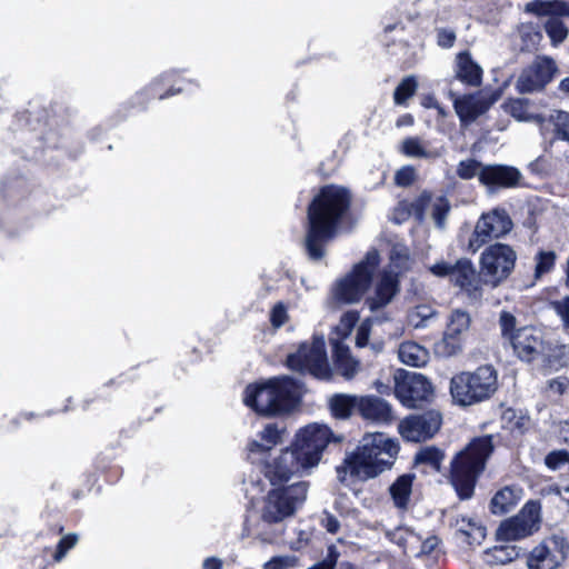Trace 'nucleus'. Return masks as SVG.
<instances>
[{"label": "nucleus", "instance_id": "nucleus-1", "mask_svg": "<svg viewBox=\"0 0 569 569\" xmlns=\"http://www.w3.org/2000/svg\"><path fill=\"white\" fill-rule=\"evenodd\" d=\"M349 204V191L338 186L323 187L309 204L305 247L310 260L320 261L326 256V246L335 237Z\"/></svg>", "mask_w": 569, "mask_h": 569}, {"label": "nucleus", "instance_id": "nucleus-2", "mask_svg": "<svg viewBox=\"0 0 569 569\" xmlns=\"http://www.w3.org/2000/svg\"><path fill=\"white\" fill-rule=\"evenodd\" d=\"M398 452V443L387 435L367 433L357 449L347 455L343 462L337 467V478L342 483L347 482L349 477L359 480L375 478L393 465Z\"/></svg>", "mask_w": 569, "mask_h": 569}, {"label": "nucleus", "instance_id": "nucleus-3", "mask_svg": "<svg viewBox=\"0 0 569 569\" xmlns=\"http://www.w3.org/2000/svg\"><path fill=\"white\" fill-rule=\"evenodd\" d=\"M301 392L300 381L288 376L276 377L261 385L248 386L243 402L259 415L276 416L292 410Z\"/></svg>", "mask_w": 569, "mask_h": 569}, {"label": "nucleus", "instance_id": "nucleus-4", "mask_svg": "<svg viewBox=\"0 0 569 569\" xmlns=\"http://www.w3.org/2000/svg\"><path fill=\"white\" fill-rule=\"evenodd\" d=\"M492 451V437L483 436L473 439L452 460L450 481L461 499H469L473 495L476 480Z\"/></svg>", "mask_w": 569, "mask_h": 569}, {"label": "nucleus", "instance_id": "nucleus-5", "mask_svg": "<svg viewBox=\"0 0 569 569\" xmlns=\"http://www.w3.org/2000/svg\"><path fill=\"white\" fill-rule=\"evenodd\" d=\"M498 376L491 366L478 367L475 371H463L450 380V393L455 403L472 406L489 399L497 390Z\"/></svg>", "mask_w": 569, "mask_h": 569}, {"label": "nucleus", "instance_id": "nucleus-6", "mask_svg": "<svg viewBox=\"0 0 569 569\" xmlns=\"http://www.w3.org/2000/svg\"><path fill=\"white\" fill-rule=\"evenodd\" d=\"M308 482L272 489L260 509L262 525L280 523L295 515L307 498Z\"/></svg>", "mask_w": 569, "mask_h": 569}, {"label": "nucleus", "instance_id": "nucleus-7", "mask_svg": "<svg viewBox=\"0 0 569 569\" xmlns=\"http://www.w3.org/2000/svg\"><path fill=\"white\" fill-rule=\"evenodd\" d=\"M409 251L405 246L396 244L390 251V263L383 269L375 287V292L367 299L371 311L383 308L391 302L399 291L398 276L409 269Z\"/></svg>", "mask_w": 569, "mask_h": 569}, {"label": "nucleus", "instance_id": "nucleus-8", "mask_svg": "<svg viewBox=\"0 0 569 569\" xmlns=\"http://www.w3.org/2000/svg\"><path fill=\"white\" fill-rule=\"evenodd\" d=\"M517 260L516 251L508 244L495 243L480 256V274L486 284L498 287L512 272Z\"/></svg>", "mask_w": 569, "mask_h": 569}, {"label": "nucleus", "instance_id": "nucleus-9", "mask_svg": "<svg viewBox=\"0 0 569 569\" xmlns=\"http://www.w3.org/2000/svg\"><path fill=\"white\" fill-rule=\"evenodd\" d=\"M380 258L377 250H370L365 260L359 262L352 272L340 280L335 289L337 300L352 303L360 300L369 288L372 274L379 264Z\"/></svg>", "mask_w": 569, "mask_h": 569}, {"label": "nucleus", "instance_id": "nucleus-10", "mask_svg": "<svg viewBox=\"0 0 569 569\" xmlns=\"http://www.w3.org/2000/svg\"><path fill=\"white\" fill-rule=\"evenodd\" d=\"M287 366L299 372H309L316 378H330L325 338L315 337L310 343H302L296 353L288 356Z\"/></svg>", "mask_w": 569, "mask_h": 569}, {"label": "nucleus", "instance_id": "nucleus-11", "mask_svg": "<svg viewBox=\"0 0 569 569\" xmlns=\"http://www.w3.org/2000/svg\"><path fill=\"white\" fill-rule=\"evenodd\" d=\"M525 12L537 17H548L543 28L552 46L562 43L569 33L560 17H569V1L565 0H533L525 4Z\"/></svg>", "mask_w": 569, "mask_h": 569}, {"label": "nucleus", "instance_id": "nucleus-12", "mask_svg": "<svg viewBox=\"0 0 569 569\" xmlns=\"http://www.w3.org/2000/svg\"><path fill=\"white\" fill-rule=\"evenodd\" d=\"M326 425L311 423L300 429L292 446L309 468L318 466L323 450L331 441H340Z\"/></svg>", "mask_w": 569, "mask_h": 569}, {"label": "nucleus", "instance_id": "nucleus-13", "mask_svg": "<svg viewBox=\"0 0 569 569\" xmlns=\"http://www.w3.org/2000/svg\"><path fill=\"white\" fill-rule=\"evenodd\" d=\"M569 553V542L561 535L546 537L527 557L528 569H557Z\"/></svg>", "mask_w": 569, "mask_h": 569}, {"label": "nucleus", "instance_id": "nucleus-14", "mask_svg": "<svg viewBox=\"0 0 569 569\" xmlns=\"http://www.w3.org/2000/svg\"><path fill=\"white\" fill-rule=\"evenodd\" d=\"M512 228V221L505 209L495 208L489 212L482 213L479 218L469 247L477 251L483 244L507 234Z\"/></svg>", "mask_w": 569, "mask_h": 569}, {"label": "nucleus", "instance_id": "nucleus-15", "mask_svg": "<svg viewBox=\"0 0 569 569\" xmlns=\"http://www.w3.org/2000/svg\"><path fill=\"white\" fill-rule=\"evenodd\" d=\"M540 505L536 501L527 502L519 513L503 521L498 530L500 540L512 541L532 535L539 528Z\"/></svg>", "mask_w": 569, "mask_h": 569}, {"label": "nucleus", "instance_id": "nucleus-16", "mask_svg": "<svg viewBox=\"0 0 569 569\" xmlns=\"http://www.w3.org/2000/svg\"><path fill=\"white\" fill-rule=\"evenodd\" d=\"M471 318L468 312L456 309L448 317L442 339L436 343V353L441 357H453L463 349L465 335L470 328Z\"/></svg>", "mask_w": 569, "mask_h": 569}, {"label": "nucleus", "instance_id": "nucleus-17", "mask_svg": "<svg viewBox=\"0 0 569 569\" xmlns=\"http://www.w3.org/2000/svg\"><path fill=\"white\" fill-rule=\"evenodd\" d=\"M558 71L556 62L549 57H538L518 77L516 88L521 93L542 90Z\"/></svg>", "mask_w": 569, "mask_h": 569}, {"label": "nucleus", "instance_id": "nucleus-18", "mask_svg": "<svg viewBox=\"0 0 569 569\" xmlns=\"http://www.w3.org/2000/svg\"><path fill=\"white\" fill-rule=\"evenodd\" d=\"M395 395L399 401L408 407L416 408L432 395L430 381L420 373L395 377Z\"/></svg>", "mask_w": 569, "mask_h": 569}, {"label": "nucleus", "instance_id": "nucleus-19", "mask_svg": "<svg viewBox=\"0 0 569 569\" xmlns=\"http://www.w3.org/2000/svg\"><path fill=\"white\" fill-rule=\"evenodd\" d=\"M441 421V415L438 411L430 410L403 419L399 425V431L408 441H425L439 431Z\"/></svg>", "mask_w": 569, "mask_h": 569}, {"label": "nucleus", "instance_id": "nucleus-20", "mask_svg": "<svg viewBox=\"0 0 569 569\" xmlns=\"http://www.w3.org/2000/svg\"><path fill=\"white\" fill-rule=\"evenodd\" d=\"M303 460L299 451L291 445L290 448L282 450L277 458L264 465V475L272 483L287 481L292 476L310 469Z\"/></svg>", "mask_w": 569, "mask_h": 569}, {"label": "nucleus", "instance_id": "nucleus-21", "mask_svg": "<svg viewBox=\"0 0 569 569\" xmlns=\"http://www.w3.org/2000/svg\"><path fill=\"white\" fill-rule=\"evenodd\" d=\"M410 208L411 213L415 214L418 220L422 221L430 217L436 227L441 229L445 227L447 216L450 211V203L445 196L423 191L411 202Z\"/></svg>", "mask_w": 569, "mask_h": 569}, {"label": "nucleus", "instance_id": "nucleus-22", "mask_svg": "<svg viewBox=\"0 0 569 569\" xmlns=\"http://www.w3.org/2000/svg\"><path fill=\"white\" fill-rule=\"evenodd\" d=\"M499 99L497 92L463 96L455 100V110L463 124L473 122Z\"/></svg>", "mask_w": 569, "mask_h": 569}, {"label": "nucleus", "instance_id": "nucleus-23", "mask_svg": "<svg viewBox=\"0 0 569 569\" xmlns=\"http://www.w3.org/2000/svg\"><path fill=\"white\" fill-rule=\"evenodd\" d=\"M450 280L460 287L471 299L482 297V286L486 284L481 274H477L469 259H459L453 263Z\"/></svg>", "mask_w": 569, "mask_h": 569}, {"label": "nucleus", "instance_id": "nucleus-24", "mask_svg": "<svg viewBox=\"0 0 569 569\" xmlns=\"http://www.w3.org/2000/svg\"><path fill=\"white\" fill-rule=\"evenodd\" d=\"M510 342L517 356L525 361L535 359L542 347L541 335L532 327L516 330L515 335H511Z\"/></svg>", "mask_w": 569, "mask_h": 569}, {"label": "nucleus", "instance_id": "nucleus-25", "mask_svg": "<svg viewBox=\"0 0 569 569\" xmlns=\"http://www.w3.org/2000/svg\"><path fill=\"white\" fill-rule=\"evenodd\" d=\"M521 172L510 166H486L481 172L480 182L487 187L515 188L519 186Z\"/></svg>", "mask_w": 569, "mask_h": 569}, {"label": "nucleus", "instance_id": "nucleus-26", "mask_svg": "<svg viewBox=\"0 0 569 569\" xmlns=\"http://www.w3.org/2000/svg\"><path fill=\"white\" fill-rule=\"evenodd\" d=\"M358 412L366 420L379 423H388L392 420V409L390 405L378 397L365 396L358 401Z\"/></svg>", "mask_w": 569, "mask_h": 569}, {"label": "nucleus", "instance_id": "nucleus-27", "mask_svg": "<svg viewBox=\"0 0 569 569\" xmlns=\"http://www.w3.org/2000/svg\"><path fill=\"white\" fill-rule=\"evenodd\" d=\"M455 72L456 78L468 86L478 87L481 83L482 68L467 51L457 54Z\"/></svg>", "mask_w": 569, "mask_h": 569}, {"label": "nucleus", "instance_id": "nucleus-28", "mask_svg": "<svg viewBox=\"0 0 569 569\" xmlns=\"http://www.w3.org/2000/svg\"><path fill=\"white\" fill-rule=\"evenodd\" d=\"M333 360L337 371L347 380H351L360 370V362L355 359L348 346L331 339Z\"/></svg>", "mask_w": 569, "mask_h": 569}, {"label": "nucleus", "instance_id": "nucleus-29", "mask_svg": "<svg viewBox=\"0 0 569 569\" xmlns=\"http://www.w3.org/2000/svg\"><path fill=\"white\" fill-rule=\"evenodd\" d=\"M522 496V490L516 486H507L492 497L490 510L495 515H503L511 511Z\"/></svg>", "mask_w": 569, "mask_h": 569}, {"label": "nucleus", "instance_id": "nucleus-30", "mask_svg": "<svg viewBox=\"0 0 569 569\" xmlns=\"http://www.w3.org/2000/svg\"><path fill=\"white\" fill-rule=\"evenodd\" d=\"M506 112L511 114L518 121L543 123L546 118L530 110V102L527 99H509L503 103Z\"/></svg>", "mask_w": 569, "mask_h": 569}, {"label": "nucleus", "instance_id": "nucleus-31", "mask_svg": "<svg viewBox=\"0 0 569 569\" xmlns=\"http://www.w3.org/2000/svg\"><path fill=\"white\" fill-rule=\"evenodd\" d=\"M399 360L411 367H422L429 360V351L415 341H405L398 349Z\"/></svg>", "mask_w": 569, "mask_h": 569}, {"label": "nucleus", "instance_id": "nucleus-32", "mask_svg": "<svg viewBox=\"0 0 569 569\" xmlns=\"http://www.w3.org/2000/svg\"><path fill=\"white\" fill-rule=\"evenodd\" d=\"M415 475L405 473L399 476L390 486L389 492L395 506L399 509H406L410 501Z\"/></svg>", "mask_w": 569, "mask_h": 569}, {"label": "nucleus", "instance_id": "nucleus-33", "mask_svg": "<svg viewBox=\"0 0 569 569\" xmlns=\"http://www.w3.org/2000/svg\"><path fill=\"white\" fill-rule=\"evenodd\" d=\"M281 432L276 423H269L259 433V440H253L249 443L250 455L264 453L272 449L281 441Z\"/></svg>", "mask_w": 569, "mask_h": 569}, {"label": "nucleus", "instance_id": "nucleus-34", "mask_svg": "<svg viewBox=\"0 0 569 569\" xmlns=\"http://www.w3.org/2000/svg\"><path fill=\"white\" fill-rule=\"evenodd\" d=\"M401 152L410 158L432 159L439 153L430 150L428 143L419 137H409L401 143Z\"/></svg>", "mask_w": 569, "mask_h": 569}, {"label": "nucleus", "instance_id": "nucleus-35", "mask_svg": "<svg viewBox=\"0 0 569 569\" xmlns=\"http://www.w3.org/2000/svg\"><path fill=\"white\" fill-rule=\"evenodd\" d=\"M360 397L349 395H336L330 399V409L337 418H348L352 410H358V401Z\"/></svg>", "mask_w": 569, "mask_h": 569}, {"label": "nucleus", "instance_id": "nucleus-36", "mask_svg": "<svg viewBox=\"0 0 569 569\" xmlns=\"http://www.w3.org/2000/svg\"><path fill=\"white\" fill-rule=\"evenodd\" d=\"M519 551L516 546H496L486 552V561L492 565H506L518 558Z\"/></svg>", "mask_w": 569, "mask_h": 569}, {"label": "nucleus", "instance_id": "nucleus-37", "mask_svg": "<svg viewBox=\"0 0 569 569\" xmlns=\"http://www.w3.org/2000/svg\"><path fill=\"white\" fill-rule=\"evenodd\" d=\"M445 459V453L440 449L436 447H425L421 448L415 458L417 463H425L430 466L433 470L440 471L442 461Z\"/></svg>", "mask_w": 569, "mask_h": 569}, {"label": "nucleus", "instance_id": "nucleus-38", "mask_svg": "<svg viewBox=\"0 0 569 569\" xmlns=\"http://www.w3.org/2000/svg\"><path fill=\"white\" fill-rule=\"evenodd\" d=\"M556 252L551 250H540L535 257V278L540 279L549 273L556 263Z\"/></svg>", "mask_w": 569, "mask_h": 569}, {"label": "nucleus", "instance_id": "nucleus-39", "mask_svg": "<svg viewBox=\"0 0 569 569\" xmlns=\"http://www.w3.org/2000/svg\"><path fill=\"white\" fill-rule=\"evenodd\" d=\"M418 88V82L413 76L406 77L397 86L393 92V100L396 104H406L407 100L411 98Z\"/></svg>", "mask_w": 569, "mask_h": 569}, {"label": "nucleus", "instance_id": "nucleus-40", "mask_svg": "<svg viewBox=\"0 0 569 569\" xmlns=\"http://www.w3.org/2000/svg\"><path fill=\"white\" fill-rule=\"evenodd\" d=\"M435 316L436 310L431 306L419 305L410 312L409 319L415 328H423Z\"/></svg>", "mask_w": 569, "mask_h": 569}, {"label": "nucleus", "instance_id": "nucleus-41", "mask_svg": "<svg viewBox=\"0 0 569 569\" xmlns=\"http://www.w3.org/2000/svg\"><path fill=\"white\" fill-rule=\"evenodd\" d=\"M485 167L486 166H482L480 162L473 159L462 160L457 167V174L465 180L471 179L473 177H478L480 179Z\"/></svg>", "mask_w": 569, "mask_h": 569}, {"label": "nucleus", "instance_id": "nucleus-42", "mask_svg": "<svg viewBox=\"0 0 569 569\" xmlns=\"http://www.w3.org/2000/svg\"><path fill=\"white\" fill-rule=\"evenodd\" d=\"M298 567L299 558L295 555L276 556L263 563V569H296Z\"/></svg>", "mask_w": 569, "mask_h": 569}, {"label": "nucleus", "instance_id": "nucleus-43", "mask_svg": "<svg viewBox=\"0 0 569 569\" xmlns=\"http://www.w3.org/2000/svg\"><path fill=\"white\" fill-rule=\"evenodd\" d=\"M358 320H359V315L356 311H348V312L343 313L338 326L336 327L337 335L341 339L347 338L351 333V331Z\"/></svg>", "mask_w": 569, "mask_h": 569}, {"label": "nucleus", "instance_id": "nucleus-44", "mask_svg": "<svg viewBox=\"0 0 569 569\" xmlns=\"http://www.w3.org/2000/svg\"><path fill=\"white\" fill-rule=\"evenodd\" d=\"M553 121L558 134L562 139L569 140V112L557 110L550 116Z\"/></svg>", "mask_w": 569, "mask_h": 569}, {"label": "nucleus", "instance_id": "nucleus-45", "mask_svg": "<svg viewBox=\"0 0 569 569\" xmlns=\"http://www.w3.org/2000/svg\"><path fill=\"white\" fill-rule=\"evenodd\" d=\"M77 543H78V536L76 533H69V535L63 536L57 546V551L53 556V559L58 562L61 561L64 558V556L67 555V552L70 549H72Z\"/></svg>", "mask_w": 569, "mask_h": 569}, {"label": "nucleus", "instance_id": "nucleus-46", "mask_svg": "<svg viewBox=\"0 0 569 569\" xmlns=\"http://www.w3.org/2000/svg\"><path fill=\"white\" fill-rule=\"evenodd\" d=\"M499 323H500L502 335L505 337H508L509 340H511V335H515V332H516V330H515L516 325H517L516 317L511 312L503 310L500 313Z\"/></svg>", "mask_w": 569, "mask_h": 569}, {"label": "nucleus", "instance_id": "nucleus-47", "mask_svg": "<svg viewBox=\"0 0 569 569\" xmlns=\"http://www.w3.org/2000/svg\"><path fill=\"white\" fill-rule=\"evenodd\" d=\"M569 463V455L565 450L552 451L546 457V465L552 470L560 469Z\"/></svg>", "mask_w": 569, "mask_h": 569}, {"label": "nucleus", "instance_id": "nucleus-48", "mask_svg": "<svg viewBox=\"0 0 569 569\" xmlns=\"http://www.w3.org/2000/svg\"><path fill=\"white\" fill-rule=\"evenodd\" d=\"M416 179V171L411 166H405L395 174V182L399 187H408Z\"/></svg>", "mask_w": 569, "mask_h": 569}, {"label": "nucleus", "instance_id": "nucleus-49", "mask_svg": "<svg viewBox=\"0 0 569 569\" xmlns=\"http://www.w3.org/2000/svg\"><path fill=\"white\" fill-rule=\"evenodd\" d=\"M339 558V552L335 546L328 548L327 556L323 560L315 563L308 569H335Z\"/></svg>", "mask_w": 569, "mask_h": 569}, {"label": "nucleus", "instance_id": "nucleus-50", "mask_svg": "<svg viewBox=\"0 0 569 569\" xmlns=\"http://www.w3.org/2000/svg\"><path fill=\"white\" fill-rule=\"evenodd\" d=\"M372 326L371 319H366L358 328L356 335V346L359 348L366 347L368 345L370 329Z\"/></svg>", "mask_w": 569, "mask_h": 569}, {"label": "nucleus", "instance_id": "nucleus-51", "mask_svg": "<svg viewBox=\"0 0 569 569\" xmlns=\"http://www.w3.org/2000/svg\"><path fill=\"white\" fill-rule=\"evenodd\" d=\"M520 33H521V37L525 41L528 40V44L527 47H535L537 46L542 36L541 33L536 30V28L533 26H522L521 30H520Z\"/></svg>", "mask_w": 569, "mask_h": 569}, {"label": "nucleus", "instance_id": "nucleus-52", "mask_svg": "<svg viewBox=\"0 0 569 569\" xmlns=\"http://www.w3.org/2000/svg\"><path fill=\"white\" fill-rule=\"evenodd\" d=\"M287 309L282 303H278L273 307L270 320L273 327L279 328L287 321Z\"/></svg>", "mask_w": 569, "mask_h": 569}, {"label": "nucleus", "instance_id": "nucleus-53", "mask_svg": "<svg viewBox=\"0 0 569 569\" xmlns=\"http://www.w3.org/2000/svg\"><path fill=\"white\" fill-rule=\"evenodd\" d=\"M553 309L560 316L563 325L569 328V297L552 303Z\"/></svg>", "mask_w": 569, "mask_h": 569}, {"label": "nucleus", "instance_id": "nucleus-54", "mask_svg": "<svg viewBox=\"0 0 569 569\" xmlns=\"http://www.w3.org/2000/svg\"><path fill=\"white\" fill-rule=\"evenodd\" d=\"M453 264L446 261H438L429 267L430 272L437 277H451Z\"/></svg>", "mask_w": 569, "mask_h": 569}, {"label": "nucleus", "instance_id": "nucleus-55", "mask_svg": "<svg viewBox=\"0 0 569 569\" xmlns=\"http://www.w3.org/2000/svg\"><path fill=\"white\" fill-rule=\"evenodd\" d=\"M456 41V34L451 30L442 29L438 31V44L442 48H451Z\"/></svg>", "mask_w": 569, "mask_h": 569}, {"label": "nucleus", "instance_id": "nucleus-56", "mask_svg": "<svg viewBox=\"0 0 569 569\" xmlns=\"http://www.w3.org/2000/svg\"><path fill=\"white\" fill-rule=\"evenodd\" d=\"M468 527L470 530L466 529L463 525L460 526V531L468 537L472 536L473 538H477L476 536H478L479 541L485 538V529L481 526L477 527L471 520H468Z\"/></svg>", "mask_w": 569, "mask_h": 569}, {"label": "nucleus", "instance_id": "nucleus-57", "mask_svg": "<svg viewBox=\"0 0 569 569\" xmlns=\"http://www.w3.org/2000/svg\"><path fill=\"white\" fill-rule=\"evenodd\" d=\"M322 523L327 531L330 533H336L340 528L339 520L332 515H326L325 519L322 520Z\"/></svg>", "mask_w": 569, "mask_h": 569}, {"label": "nucleus", "instance_id": "nucleus-58", "mask_svg": "<svg viewBox=\"0 0 569 569\" xmlns=\"http://www.w3.org/2000/svg\"><path fill=\"white\" fill-rule=\"evenodd\" d=\"M567 388L565 380L557 378L549 381V390L553 393L561 395Z\"/></svg>", "mask_w": 569, "mask_h": 569}, {"label": "nucleus", "instance_id": "nucleus-59", "mask_svg": "<svg viewBox=\"0 0 569 569\" xmlns=\"http://www.w3.org/2000/svg\"><path fill=\"white\" fill-rule=\"evenodd\" d=\"M438 538L437 537H429L427 538L421 546V552L422 553H430L435 550V548L438 546Z\"/></svg>", "mask_w": 569, "mask_h": 569}, {"label": "nucleus", "instance_id": "nucleus-60", "mask_svg": "<svg viewBox=\"0 0 569 569\" xmlns=\"http://www.w3.org/2000/svg\"><path fill=\"white\" fill-rule=\"evenodd\" d=\"M202 568L203 569H221L222 561L214 557L207 558L202 563Z\"/></svg>", "mask_w": 569, "mask_h": 569}, {"label": "nucleus", "instance_id": "nucleus-61", "mask_svg": "<svg viewBox=\"0 0 569 569\" xmlns=\"http://www.w3.org/2000/svg\"><path fill=\"white\" fill-rule=\"evenodd\" d=\"M558 91L562 97L569 98V77L559 82Z\"/></svg>", "mask_w": 569, "mask_h": 569}, {"label": "nucleus", "instance_id": "nucleus-62", "mask_svg": "<svg viewBox=\"0 0 569 569\" xmlns=\"http://www.w3.org/2000/svg\"><path fill=\"white\" fill-rule=\"evenodd\" d=\"M413 123V118L411 114H403L397 120V127L411 126Z\"/></svg>", "mask_w": 569, "mask_h": 569}, {"label": "nucleus", "instance_id": "nucleus-63", "mask_svg": "<svg viewBox=\"0 0 569 569\" xmlns=\"http://www.w3.org/2000/svg\"><path fill=\"white\" fill-rule=\"evenodd\" d=\"M375 386H376L377 391H378L379 393H381V395H383V393H388V392L390 391L389 386L383 385V383H382V382H380V381H376Z\"/></svg>", "mask_w": 569, "mask_h": 569}, {"label": "nucleus", "instance_id": "nucleus-64", "mask_svg": "<svg viewBox=\"0 0 569 569\" xmlns=\"http://www.w3.org/2000/svg\"><path fill=\"white\" fill-rule=\"evenodd\" d=\"M258 536L260 537V539L263 541V542H272L276 538L274 535H268V533H263L262 531H259L258 532Z\"/></svg>", "mask_w": 569, "mask_h": 569}]
</instances>
